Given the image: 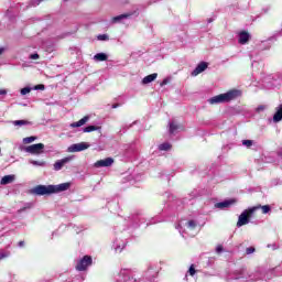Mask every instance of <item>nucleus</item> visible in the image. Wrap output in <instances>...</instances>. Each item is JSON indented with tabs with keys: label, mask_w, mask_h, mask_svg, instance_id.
Here are the masks:
<instances>
[{
	"label": "nucleus",
	"mask_w": 282,
	"mask_h": 282,
	"mask_svg": "<svg viewBox=\"0 0 282 282\" xmlns=\"http://www.w3.org/2000/svg\"><path fill=\"white\" fill-rule=\"evenodd\" d=\"M155 276H158V271L150 268L144 273L143 278L138 281L135 278H133L131 271L123 269L118 273L115 282H153L155 281Z\"/></svg>",
	"instance_id": "obj_1"
},
{
	"label": "nucleus",
	"mask_w": 282,
	"mask_h": 282,
	"mask_svg": "<svg viewBox=\"0 0 282 282\" xmlns=\"http://www.w3.org/2000/svg\"><path fill=\"white\" fill-rule=\"evenodd\" d=\"M72 183H62L58 185H37L32 189L34 195H54L56 193H63L69 191Z\"/></svg>",
	"instance_id": "obj_2"
},
{
	"label": "nucleus",
	"mask_w": 282,
	"mask_h": 282,
	"mask_svg": "<svg viewBox=\"0 0 282 282\" xmlns=\"http://www.w3.org/2000/svg\"><path fill=\"white\" fill-rule=\"evenodd\" d=\"M241 96V91L239 90H229L225 94H220L218 96H214L208 99L209 105H224L225 102H230L232 100H237Z\"/></svg>",
	"instance_id": "obj_3"
},
{
	"label": "nucleus",
	"mask_w": 282,
	"mask_h": 282,
	"mask_svg": "<svg viewBox=\"0 0 282 282\" xmlns=\"http://www.w3.org/2000/svg\"><path fill=\"white\" fill-rule=\"evenodd\" d=\"M177 230L184 237V232H191L197 228V221L195 220H181L176 226Z\"/></svg>",
	"instance_id": "obj_4"
},
{
	"label": "nucleus",
	"mask_w": 282,
	"mask_h": 282,
	"mask_svg": "<svg viewBox=\"0 0 282 282\" xmlns=\"http://www.w3.org/2000/svg\"><path fill=\"white\" fill-rule=\"evenodd\" d=\"M91 263H93L91 257L90 256H84L83 259L77 261V264H76L75 268L78 272H85V270H87V267L91 265Z\"/></svg>",
	"instance_id": "obj_5"
},
{
	"label": "nucleus",
	"mask_w": 282,
	"mask_h": 282,
	"mask_svg": "<svg viewBox=\"0 0 282 282\" xmlns=\"http://www.w3.org/2000/svg\"><path fill=\"white\" fill-rule=\"evenodd\" d=\"M43 149H45V144L35 143L25 148L26 153H31V155H41L43 153Z\"/></svg>",
	"instance_id": "obj_6"
},
{
	"label": "nucleus",
	"mask_w": 282,
	"mask_h": 282,
	"mask_svg": "<svg viewBox=\"0 0 282 282\" xmlns=\"http://www.w3.org/2000/svg\"><path fill=\"white\" fill-rule=\"evenodd\" d=\"M87 149H89V143L87 142L74 143L68 147V153H80V151H87Z\"/></svg>",
	"instance_id": "obj_7"
},
{
	"label": "nucleus",
	"mask_w": 282,
	"mask_h": 282,
	"mask_svg": "<svg viewBox=\"0 0 282 282\" xmlns=\"http://www.w3.org/2000/svg\"><path fill=\"white\" fill-rule=\"evenodd\" d=\"M250 209H246L243 213L240 214L238 217L237 228H241V226H246L250 224Z\"/></svg>",
	"instance_id": "obj_8"
},
{
	"label": "nucleus",
	"mask_w": 282,
	"mask_h": 282,
	"mask_svg": "<svg viewBox=\"0 0 282 282\" xmlns=\"http://www.w3.org/2000/svg\"><path fill=\"white\" fill-rule=\"evenodd\" d=\"M72 160H74V156H66L62 160H57L53 164V171H62L63 166H65V164H69V162H72Z\"/></svg>",
	"instance_id": "obj_9"
},
{
	"label": "nucleus",
	"mask_w": 282,
	"mask_h": 282,
	"mask_svg": "<svg viewBox=\"0 0 282 282\" xmlns=\"http://www.w3.org/2000/svg\"><path fill=\"white\" fill-rule=\"evenodd\" d=\"M113 165V158H106L95 163L96 169H105Z\"/></svg>",
	"instance_id": "obj_10"
},
{
	"label": "nucleus",
	"mask_w": 282,
	"mask_h": 282,
	"mask_svg": "<svg viewBox=\"0 0 282 282\" xmlns=\"http://www.w3.org/2000/svg\"><path fill=\"white\" fill-rule=\"evenodd\" d=\"M261 209L263 215H268V213H270L272 210V207H270V205H257L253 207L249 208V213L250 215H253L254 213H257V210Z\"/></svg>",
	"instance_id": "obj_11"
},
{
	"label": "nucleus",
	"mask_w": 282,
	"mask_h": 282,
	"mask_svg": "<svg viewBox=\"0 0 282 282\" xmlns=\"http://www.w3.org/2000/svg\"><path fill=\"white\" fill-rule=\"evenodd\" d=\"M237 200L231 198V199H227L220 203H216L215 204V208H219L220 210H224L226 208H230V206H232V204H236Z\"/></svg>",
	"instance_id": "obj_12"
},
{
	"label": "nucleus",
	"mask_w": 282,
	"mask_h": 282,
	"mask_svg": "<svg viewBox=\"0 0 282 282\" xmlns=\"http://www.w3.org/2000/svg\"><path fill=\"white\" fill-rule=\"evenodd\" d=\"M250 41V33L247 31H241L238 33V43L240 45H246Z\"/></svg>",
	"instance_id": "obj_13"
},
{
	"label": "nucleus",
	"mask_w": 282,
	"mask_h": 282,
	"mask_svg": "<svg viewBox=\"0 0 282 282\" xmlns=\"http://www.w3.org/2000/svg\"><path fill=\"white\" fill-rule=\"evenodd\" d=\"M206 69H208V63L202 62L192 72V76H199V74H202V72H206Z\"/></svg>",
	"instance_id": "obj_14"
},
{
	"label": "nucleus",
	"mask_w": 282,
	"mask_h": 282,
	"mask_svg": "<svg viewBox=\"0 0 282 282\" xmlns=\"http://www.w3.org/2000/svg\"><path fill=\"white\" fill-rule=\"evenodd\" d=\"M17 180V176L14 174L6 175L1 178L0 184L1 186H7V184H12Z\"/></svg>",
	"instance_id": "obj_15"
},
{
	"label": "nucleus",
	"mask_w": 282,
	"mask_h": 282,
	"mask_svg": "<svg viewBox=\"0 0 282 282\" xmlns=\"http://www.w3.org/2000/svg\"><path fill=\"white\" fill-rule=\"evenodd\" d=\"M87 122H89V116H85L79 121L70 123L69 127L72 129H76L78 127H83L84 124H87Z\"/></svg>",
	"instance_id": "obj_16"
},
{
	"label": "nucleus",
	"mask_w": 282,
	"mask_h": 282,
	"mask_svg": "<svg viewBox=\"0 0 282 282\" xmlns=\"http://www.w3.org/2000/svg\"><path fill=\"white\" fill-rule=\"evenodd\" d=\"M155 78H158V73L148 75L142 79V85H149V83H153V80H155Z\"/></svg>",
	"instance_id": "obj_17"
},
{
	"label": "nucleus",
	"mask_w": 282,
	"mask_h": 282,
	"mask_svg": "<svg viewBox=\"0 0 282 282\" xmlns=\"http://www.w3.org/2000/svg\"><path fill=\"white\" fill-rule=\"evenodd\" d=\"M129 17H131V14H129V13H124V14L113 17L111 19V23H120V21H123V19H129Z\"/></svg>",
	"instance_id": "obj_18"
},
{
	"label": "nucleus",
	"mask_w": 282,
	"mask_h": 282,
	"mask_svg": "<svg viewBox=\"0 0 282 282\" xmlns=\"http://www.w3.org/2000/svg\"><path fill=\"white\" fill-rule=\"evenodd\" d=\"M108 56L106 53H97L94 56V61H96L97 63H102L104 61H107Z\"/></svg>",
	"instance_id": "obj_19"
},
{
	"label": "nucleus",
	"mask_w": 282,
	"mask_h": 282,
	"mask_svg": "<svg viewBox=\"0 0 282 282\" xmlns=\"http://www.w3.org/2000/svg\"><path fill=\"white\" fill-rule=\"evenodd\" d=\"M84 133H91V131H100V127L98 126H88L83 129Z\"/></svg>",
	"instance_id": "obj_20"
},
{
	"label": "nucleus",
	"mask_w": 282,
	"mask_h": 282,
	"mask_svg": "<svg viewBox=\"0 0 282 282\" xmlns=\"http://www.w3.org/2000/svg\"><path fill=\"white\" fill-rule=\"evenodd\" d=\"M177 129H180V126H177V123H175V121H172L169 123V131L171 134L175 133V131H177Z\"/></svg>",
	"instance_id": "obj_21"
},
{
	"label": "nucleus",
	"mask_w": 282,
	"mask_h": 282,
	"mask_svg": "<svg viewBox=\"0 0 282 282\" xmlns=\"http://www.w3.org/2000/svg\"><path fill=\"white\" fill-rule=\"evenodd\" d=\"M29 164H32L33 166H47V163L45 161L30 160Z\"/></svg>",
	"instance_id": "obj_22"
},
{
	"label": "nucleus",
	"mask_w": 282,
	"mask_h": 282,
	"mask_svg": "<svg viewBox=\"0 0 282 282\" xmlns=\"http://www.w3.org/2000/svg\"><path fill=\"white\" fill-rule=\"evenodd\" d=\"M14 127H25V124H30L28 120H15L13 121Z\"/></svg>",
	"instance_id": "obj_23"
},
{
	"label": "nucleus",
	"mask_w": 282,
	"mask_h": 282,
	"mask_svg": "<svg viewBox=\"0 0 282 282\" xmlns=\"http://www.w3.org/2000/svg\"><path fill=\"white\" fill-rule=\"evenodd\" d=\"M159 151H171V143H162L159 145Z\"/></svg>",
	"instance_id": "obj_24"
},
{
	"label": "nucleus",
	"mask_w": 282,
	"mask_h": 282,
	"mask_svg": "<svg viewBox=\"0 0 282 282\" xmlns=\"http://www.w3.org/2000/svg\"><path fill=\"white\" fill-rule=\"evenodd\" d=\"M115 250H116V252H122V250H124V242L123 243H121V245H118V242H115Z\"/></svg>",
	"instance_id": "obj_25"
},
{
	"label": "nucleus",
	"mask_w": 282,
	"mask_h": 282,
	"mask_svg": "<svg viewBox=\"0 0 282 282\" xmlns=\"http://www.w3.org/2000/svg\"><path fill=\"white\" fill-rule=\"evenodd\" d=\"M254 144L253 140H242V147H246L247 149H250Z\"/></svg>",
	"instance_id": "obj_26"
},
{
	"label": "nucleus",
	"mask_w": 282,
	"mask_h": 282,
	"mask_svg": "<svg viewBox=\"0 0 282 282\" xmlns=\"http://www.w3.org/2000/svg\"><path fill=\"white\" fill-rule=\"evenodd\" d=\"M34 140H36V137H26L23 139V143L24 144H32V142H34Z\"/></svg>",
	"instance_id": "obj_27"
},
{
	"label": "nucleus",
	"mask_w": 282,
	"mask_h": 282,
	"mask_svg": "<svg viewBox=\"0 0 282 282\" xmlns=\"http://www.w3.org/2000/svg\"><path fill=\"white\" fill-rule=\"evenodd\" d=\"M30 91H32L31 87H24L20 90L21 96H28V94H30Z\"/></svg>",
	"instance_id": "obj_28"
},
{
	"label": "nucleus",
	"mask_w": 282,
	"mask_h": 282,
	"mask_svg": "<svg viewBox=\"0 0 282 282\" xmlns=\"http://www.w3.org/2000/svg\"><path fill=\"white\" fill-rule=\"evenodd\" d=\"M98 41H109V35L107 34H100L97 36Z\"/></svg>",
	"instance_id": "obj_29"
},
{
	"label": "nucleus",
	"mask_w": 282,
	"mask_h": 282,
	"mask_svg": "<svg viewBox=\"0 0 282 282\" xmlns=\"http://www.w3.org/2000/svg\"><path fill=\"white\" fill-rule=\"evenodd\" d=\"M195 272H196V271H195V265L192 264V265L189 267L188 274H189L191 276H195Z\"/></svg>",
	"instance_id": "obj_30"
},
{
	"label": "nucleus",
	"mask_w": 282,
	"mask_h": 282,
	"mask_svg": "<svg viewBox=\"0 0 282 282\" xmlns=\"http://www.w3.org/2000/svg\"><path fill=\"white\" fill-rule=\"evenodd\" d=\"M43 0H31V6L36 7L40 6Z\"/></svg>",
	"instance_id": "obj_31"
},
{
	"label": "nucleus",
	"mask_w": 282,
	"mask_h": 282,
	"mask_svg": "<svg viewBox=\"0 0 282 282\" xmlns=\"http://www.w3.org/2000/svg\"><path fill=\"white\" fill-rule=\"evenodd\" d=\"M10 257L9 252H0V259H8Z\"/></svg>",
	"instance_id": "obj_32"
},
{
	"label": "nucleus",
	"mask_w": 282,
	"mask_h": 282,
	"mask_svg": "<svg viewBox=\"0 0 282 282\" xmlns=\"http://www.w3.org/2000/svg\"><path fill=\"white\" fill-rule=\"evenodd\" d=\"M264 109H267V107L262 105V106H258L257 109H256V111H257L258 113H261V111H263Z\"/></svg>",
	"instance_id": "obj_33"
},
{
	"label": "nucleus",
	"mask_w": 282,
	"mask_h": 282,
	"mask_svg": "<svg viewBox=\"0 0 282 282\" xmlns=\"http://www.w3.org/2000/svg\"><path fill=\"white\" fill-rule=\"evenodd\" d=\"M216 252H217V254H221V252H224V247L223 246H217L216 247Z\"/></svg>",
	"instance_id": "obj_34"
},
{
	"label": "nucleus",
	"mask_w": 282,
	"mask_h": 282,
	"mask_svg": "<svg viewBox=\"0 0 282 282\" xmlns=\"http://www.w3.org/2000/svg\"><path fill=\"white\" fill-rule=\"evenodd\" d=\"M247 254H252L254 252V247H249L246 250Z\"/></svg>",
	"instance_id": "obj_35"
},
{
	"label": "nucleus",
	"mask_w": 282,
	"mask_h": 282,
	"mask_svg": "<svg viewBox=\"0 0 282 282\" xmlns=\"http://www.w3.org/2000/svg\"><path fill=\"white\" fill-rule=\"evenodd\" d=\"M31 61H37L39 54L34 53L30 55Z\"/></svg>",
	"instance_id": "obj_36"
},
{
	"label": "nucleus",
	"mask_w": 282,
	"mask_h": 282,
	"mask_svg": "<svg viewBox=\"0 0 282 282\" xmlns=\"http://www.w3.org/2000/svg\"><path fill=\"white\" fill-rule=\"evenodd\" d=\"M35 90H39V89H45V85H36L34 87Z\"/></svg>",
	"instance_id": "obj_37"
},
{
	"label": "nucleus",
	"mask_w": 282,
	"mask_h": 282,
	"mask_svg": "<svg viewBox=\"0 0 282 282\" xmlns=\"http://www.w3.org/2000/svg\"><path fill=\"white\" fill-rule=\"evenodd\" d=\"M245 272H246V271L242 270V271L240 272V275H237L235 279H243V276H246V275H243Z\"/></svg>",
	"instance_id": "obj_38"
},
{
	"label": "nucleus",
	"mask_w": 282,
	"mask_h": 282,
	"mask_svg": "<svg viewBox=\"0 0 282 282\" xmlns=\"http://www.w3.org/2000/svg\"><path fill=\"white\" fill-rule=\"evenodd\" d=\"M8 94V90L6 89H0V96H6Z\"/></svg>",
	"instance_id": "obj_39"
},
{
	"label": "nucleus",
	"mask_w": 282,
	"mask_h": 282,
	"mask_svg": "<svg viewBox=\"0 0 282 282\" xmlns=\"http://www.w3.org/2000/svg\"><path fill=\"white\" fill-rule=\"evenodd\" d=\"M4 53H6V47H0V56H3Z\"/></svg>",
	"instance_id": "obj_40"
},
{
	"label": "nucleus",
	"mask_w": 282,
	"mask_h": 282,
	"mask_svg": "<svg viewBox=\"0 0 282 282\" xmlns=\"http://www.w3.org/2000/svg\"><path fill=\"white\" fill-rule=\"evenodd\" d=\"M164 85H169V79H163V83H161V87H164Z\"/></svg>",
	"instance_id": "obj_41"
},
{
	"label": "nucleus",
	"mask_w": 282,
	"mask_h": 282,
	"mask_svg": "<svg viewBox=\"0 0 282 282\" xmlns=\"http://www.w3.org/2000/svg\"><path fill=\"white\" fill-rule=\"evenodd\" d=\"M18 246H19L20 248H23V247L25 246V241H20V242L18 243Z\"/></svg>",
	"instance_id": "obj_42"
},
{
	"label": "nucleus",
	"mask_w": 282,
	"mask_h": 282,
	"mask_svg": "<svg viewBox=\"0 0 282 282\" xmlns=\"http://www.w3.org/2000/svg\"><path fill=\"white\" fill-rule=\"evenodd\" d=\"M118 107H120V104H113L112 105V109H118Z\"/></svg>",
	"instance_id": "obj_43"
},
{
	"label": "nucleus",
	"mask_w": 282,
	"mask_h": 282,
	"mask_svg": "<svg viewBox=\"0 0 282 282\" xmlns=\"http://www.w3.org/2000/svg\"><path fill=\"white\" fill-rule=\"evenodd\" d=\"M25 208H28V207L20 208V209L18 210V213H23V212L25 210Z\"/></svg>",
	"instance_id": "obj_44"
},
{
	"label": "nucleus",
	"mask_w": 282,
	"mask_h": 282,
	"mask_svg": "<svg viewBox=\"0 0 282 282\" xmlns=\"http://www.w3.org/2000/svg\"><path fill=\"white\" fill-rule=\"evenodd\" d=\"M267 80H272V76L267 77Z\"/></svg>",
	"instance_id": "obj_45"
}]
</instances>
